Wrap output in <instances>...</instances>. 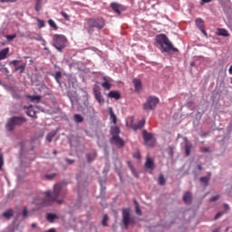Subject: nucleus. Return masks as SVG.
<instances>
[{"mask_svg": "<svg viewBox=\"0 0 232 232\" xmlns=\"http://www.w3.org/2000/svg\"><path fill=\"white\" fill-rule=\"evenodd\" d=\"M64 185L62 183H57L53 187V191H46L44 192V198L36 204H43L44 206H50L53 204V202H57V204H63V199H57L61 197V192L63 191V188Z\"/></svg>", "mask_w": 232, "mask_h": 232, "instance_id": "nucleus-1", "label": "nucleus"}, {"mask_svg": "<svg viewBox=\"0 0 232 232\" xmlns=\"http://www.w3.org/2000/svg\"><path fill=\"white\" fill-rule=\"evenodd\" d=\"M156 43L160 46L161 52L164 53H170L171 52H179V49L173 46L168 35L164 34L156 36Z\"/></svg>", "mask_w": 232, "mask_h": 232, "instance_id": "nucleus-2", "label": "nucleus"}, {"mask_svg": "<svg viewBox=\"0 0 232 232\" xmlns=\"http://www.w3.org/2000/svg\"><path fill=\"white\" fill-rule=\"evenodd\" d=\"M104 26H106V20H104V18L102 17L89 18L87 19L85 29L90 35H93V33L95 32V28H97L98 30H102Z\"/></svg>", "mask_w": 232, "mask_h": 232, "instance_id": "nucleus-3", "label": "nucleus"}, {"mask_svg": "<svg viewBox=\"0 0 232 232\" xmlns=\"http://www.w3.org/2000/svg\"><path fill=\"white\" fill-rule=\"evenodd\" d=\"M66 43H68V38L64 34H54L53 36V46L58 52H63V48H66Z\"/></svg>", "mask_w": 232, "mask_h": 232, "instance_id": "nucleus-4", "label": "nucleus"}, {"mask_svg": "<svg viewBox=\"0 0 232 232\" xmlns=\"http://www.w3.org/2000/svg\"><path fill=\"white\" fill-rule=\"evenodd\" d=\"M160 102V100L156 96H149L146 102L143 103L144 111H153L157 108V104Z\"/></svg>", "mask_w": 232, "mask_h": 232, "instance_id": "nucleus-5", "label": "nucleus"}, {"mask_svg": "<svg viewBox=\"0 0 232 232\" xmlns=\"http://www.w3.org/2000/svg\"><path fill=\"white\" fill-rule=\"evenodd\" d=\"M26 122V119L23 117H13L9 120L6 124L7 131H14L15 126H21V124H24Z\"/></svg>", "mask_w": 232, "mask_h": 232, "instance_id": "nucleus-6", "label": "nucleus"}, {"mask_svg": "<svg viewBox=\"0 0 232 232\" xmlns=\"http://www.w3.org/2000/svg\"><path fill=\"white\" fill-rule=\"evenodd\" d=\"M122 223L125 229H129L130 224H134L133 219H131V214L130 213L129 208L122 209Z\"/></svg>", "mask_w": 232, "mask_h": 232, "instance_id": "nucleus-7", "label": "nucleus"}, {"mask_svg": "<svg viewBox=\"0 0 232 232\" xmlns=\"http://www.w3.org/2000/svg\"><path fill=\"white\" fill-rule=\"evenodd\" d=\"M143 140L146 146H149L150 148H153V146H155V142H157V140H155L153 134L146 130H143Z\"/></svg>", "mask_w": 232, "mask_h": 232, "instance_id": "nucleus-8", "label": "nucleus"}, {"mask_svg": "<svg viewBox=\"0 0 232 232\" xmlns=\"http://www.w3.org/2000/svg\"><path fill=\"white\" fill-rule=\"evenodd\" d=\"M10 64L14 66V72H18V73H24V70H26V63H23L21 60H14L10 62Z\"/></svg>", "mask_w": 232, "mask_h": 232, "instance_id": "nucleus-9", "label": "nucleus"}, {"mask_svg": "<svg viewBox=\"0 0 232 232\" xmlns=\"http://www.w3.org/2000/svg\"><path fill=\"white\" fill-rule=\"evenodd\" d=\"M130 124L127 122V124L130 126V128L133 129L134 131H137V130H142L144 128V125L146 124V121L142 120L138 122V124H133V117L130 118Z\"/></svg>", "mask_w": 232, "mask_h": 232, "instance_id": "nucleus-10", "label": "nucleus"}, {"mask_svg": "<svg viewBox=\"0 0 232 232\" xmlns=\"http://www.w3.org/2000/svg\"><path fill=\"white\" fill-rule=\"evenodd\" d=\"M111 8L118 15H121V13L126 12V6L117 4V3H112L111 4Z\"/></svg>", "mask_w": 232, "mask_h": 232, "instance_id": "nucleus-11", "label": "nucleus"}, {"mask_svg": "<svg viewBox=\"0 0 232 232\" xmlns=\"http://www.w3.org/2000/svg\"><path fill=\"white\" fill-rule=\"evenodd\" d=\"M145 168L146 169H150V171L155 169V161H153V159H151L150 156H147L146 158Z\"/></svg>", "mask_w": 232, "mask_h": 232, "instance_id": "nucleus-12", "label": "nucleus"}, {"mask_svg": "<svg viewBox=\"0 0 232 232\" xmlns=\"http://www.w3.org/2000/svg\"><path fill=\"white\" fill-rule=\"evenodd\" d=\"M111 142L113 144H115L116 146H118V148H122V146H124V140L121 139L119 136H114L111 138Z\"/></svg>", "mask_w": 232, "mask_h": 232, "instance_id": "nucleus-13", "label": "nucleus"}, {"mask_svg": "<svg viewBox=\"0 0 232 232\" xmlns=\"http://www.w3.org/2000/svg\"><path fill=\"white\" fill-rule=\"evenodd\" d=\"M196 25L200 30V32H202V34H204L205 35H208V34H206V30H204V20L203 19H200V18L196 19Z\"/></svg>", "mask_w": 232, "mask_h": 232, "instance_id": "nucleus-14", "label": "nucleus"}, {"mask_svg": "<svg viewBox=\"0 0 232 232\" xmlns=\"http://www.w3.org/2000/svg\"><path fill=\"white\" fill-rule=\"evenodd\" d=\"M107 97H110V99H115L116 101H119L121 99V92L119 91H111Z\"/></svg>", "mask_w": 232, "mask_h": 232, "instance_id": "nucleus-15", "label": "nucleus"}, {"mask_svg": "<svg viewBox=\"0 0 232 232\" xmlns=\"http://www.w3.org/2000/svg\"><path fill=\"white\" fill-rule=\"evenodd\" d=\"M94 96L99 104H104V97L101 92L94 90Z\"/></svg>", "mask_w": 232, "mask_h": 232, "instance_id": "nucleus-16", "label": "nucleus"}, {"mask_svg": "<svg viewBox=\"0 0 232 232\" xmlns=\"http://www.w3.org/2000/svg\"><path fill=\"white\" fill-rule=\"evenodd\" d=\"M8 53H10V48L8 47L0 51V61H5V59H7Z\"/></svg>", "mask_w": 232, "mask_h": 232, "instance_id": "nucleus-17", "label": "nucleus"}, {"mask_svg": "<svg viewBox=\"0 0 232 232\" xmlns=\"http://www.w3.org/2000/svg\"><path fill=\"white\" fill-rule=\"evenodd\" d=\"M133 84H134L135 92H140V90H142V82H140V80L134 79Z\"/></svg>", "mask_w": 232, "mask_h": 232, "instance_id": "nucleus-18", "label": "nucleus"}, {"mask_svg": "<svg viewBox=\"0 0 232 232\" xmlns=\"http://www.w3.org/2000/svg\"><path fill=\"white\" fill-rule=\"evenodd\" d=\"M192 148H193V145H191V143H189L188 141L185 143V153L187 157H189V155H191Z\"/></svg>", "mask_w": 232, "mask_h": 232, "instance_id": "nucleus-19", "label": "nucleus"}, {"mask_svg": "<svg viewBox=\"0 0 232 232\" xmlns=\"http://www.w3.org/2000/svg\"><path fill=\"white\" fill-rule=\"evenodd\" d=\"M183 202L185 204H191V192L187 191L183 196Z\"/></svg>", "mask_w": 232, "mask_h": 232, "instance_id": "nucleus-20", "label": "nucleus"}, {"mask_svg": "<svg viewBox=\"0 0 232 232\" xmlns=\"http://www.w3.org/2000/svg\"><path fill=\"white\" fill-rule=\"evenodd\" d=\"M218 35H221L222 37H229V32L224 28L218 29Z\"/></svg>", "mask_w": 232, "mask_h": 232, "instance_id": "nucleus-21", "label": "nucleus"}, {"mask_svg": "<svg viewBox=\"0 0 232 232\" xmlns=\"http://www.w3.org/2000/svg\"><path fill=\"white\" fill-rule=\"evenodd\" d=\"M103 81L104 82L102 83V86L104 88V90H111V83H110L106 76L103 77Z\"/></svg>", "mask_w": 232, "mask_h": 232, "instance_id": "nucleus-22", "label": "nucleus"}, {"mask_svg": "<svg viewBox=\"0 0 232 232\" xmlns=\"http://www.w3.org/2000/svg\"><path fill=\"white\" fill-rule=\"evenodd\" d=\"M119 133H121L119 127L116 126L111 129V135H112V137H119Z\"/></svg>", "mask_w": 232, "mask_h": 232, "instance_id": "nucleus-23", "label": "nucleus"}, {"mask_svg": "<svg viewBox=\"0 0 232 232\" xmlns=\"http://www.w3.org/2000/svg\"><path fill=\"white\" fill-rule=\"evenodd\" d=\"M3 217H5V218H12V217H14V210L13 209H8L5 212L3 213Z\"/></svg>", "mask_w": 232, "mask_h": 232, "instance_id": "nucleus-24", "label": "nucleus"}, {"mask_svg": "<svg viewBox=\"0 0 232 232\" xmlns=\"http://www.w3.org/2000/svg\"><path fill=\"white\" fill-rule=\"evenodd\" d=\"M110 117L113 124H117V116L115 115V112H113V109L111 108L110 109Z\"/></svg>", "mask_w": 232, "mask_h": 232, "instance_id": "nucleus-25", "label": "nucleus"}, {"mask_svg": "<svg viewBox=\"0 0 232 232\" xmlns=\"http://www.w3.org/2000/svg\"><path fill=\"white\" fill-rule=\"evenodd\" d=\"M26 115H28V117H35V111H34L32 106L27 108Z\"/></svg>", "mask_w": 232, "mask_h": 232, "instance_id": "nucleus-26", "label": "nucleus"}, {"mask_svg": "<svg viewBox=\"0 0 232 232\" xmlns=\"http://www.w3.org/2000/svg\"><path fill=\"white\" fill-rule=\"evenodd\" d=\"M28 99L32 101V102H39L41 101V96L39 95H34V96H28Z\"/></svg>", "mask_w": 232, "mask_h": 232, "instance_id": "nucleus-27", "label": "nucleus"}, {"mask_svg": "<svg viewBox=\"0 0 232 232\" xmlns=\"http://www.w3.org/2000/svg\"><path fill=\"white\" fill-rule=\"evenodd\" d=\"M73 119H74V121H76V122H83L84 121V118H82V116H81V114H74Z\"/></svg>", "mask_w": 232, "mask_h": 232, "instance_id": "nucleus-28", "label": "nucleus"}, {"mask_svg": "<svg viewBox=\"0 0 232 232\" xmlns=\"http://www.w3.org/2000/svg\"><path fill=\"white\" fill-rule=\"evenodd\" d=\"M108 220H110V218L108 217L107 214H105L102 218V224L104 226V227H108Z\"/></svg>", "mask_w": 232, "mask_h": 232, "instance_id": "nucleus-29", "label": "nucleus"}, {"mask_svg": "<svg viewBox=\"0 0 232 232\" xmlns=\"http://www.w3.org/2000/svg\"><path fill=\"white\" fill-rule=\"evenodd\" d=\"M53 137H55V132H50L46 136V141L47 142H52L53 140Z\"/></svg>", "mask_w": 232, "mask_h": 232, "instance_id": "nucleus-30", "label": "nucleus"}, {"mask_svg": "<svg viewBox=\"0 0 232 232\" xmlns=\"http://www.w3.org/2000/svg\"><path fill=\"white\" fill-rule=\"evenodd\" d=\"M200 182H202L205 186L209 184V177H201L199 179Z\"/></svg>", "mask_w": 232, "mask_h": 232, "instance_id": "nucleus-31", "label": "nucleus"}, {"mask_svg": "<svg viewBox=\"0 0 232 232\" xmlns=\"http://www.w3.org/2000/svg\"><path fill=\"white\" fill-rule=\"evenodd\" d=\"M95 157H97V153H94L92 156V154H87L86 159L88 162H92V160H95Z\"/></svg>", "mask_w": 232, "mask_h": 232, "instance_id": "nucleus-32", "label": "nucleus"}, {"mask_svg": "<svg viewBox=\"0 0 232 232\" xmlns=\"http://www.w3.org/2000/svg\"><path fill=\"white\" fill-rule=\"evenodd\" d=\"M159 184L160 186H165L166 185V179H164V175H160L159 177Z\"/></svg>", "mask_w": 232, "mask_h": 232, "instance_id": "nucleus-33", "label": "nucleus"}, {"mask_svg": "<svg viewBox=\"0 0 232 232\" xmlns=\"http://www.w3.org/2000/svg\"><path fill=\"white\" fill-rule=\"evenodd\" d=\"M55 218H57V215H55V214H47V220L49 222H53V220H55Z\"/></svg>", "mask_w": 232, "mask_h": 232, "instance_id": "nucleus-34", "label": "nucleus"}, {"mask_svg": "<svg viewBox=\"0 0 232 232\" xmlns=\"http://www.w3.org/2000/svg\"><path fill=\"white\" fill-rule=\"evenodd\" d=\"M48 24L51 26V28H54L55 30H57V24H55V22L53 20L50 19L48 21Z\"/></svg>", "mask_w": 232, "mask_h": 232, "instance_id": "nucleus-35", "label": "nucleus"}, {"mask_svg": "<svg viewBox=\"0 0 232 232\" xmlns=\"http://www.w3.org/2000/svg\"><path fill=\"white\" fill-rule=\"evenodd\" d=\"M15 37H17V34H7L6 36H5V39L7 40V41H14V39H15Z\"/></svg>", "mask_w": 232, "mask_h": 232, "instance_id": "nucleus-36", "label": "nucleus"}, {"mask_svg": "<svg viewBox=\"0 0 232 232\" xmlns=\"http://www.w3.org/2000/svg\"><path fill=\"white\" fill-rule=\"evenodd\" d=\"M62 76H63V73L60 71L55 72L54 78L56 82H59V79H61Z\"/></svg>", "mask_w": 232, "mask_h": 232, "instance_id": "nucleus-37", "label": "nucleus"}, {"mask_svg": "<svg viewBox=\"0 0 232 232\" xmlns=\"http://www.w3.org/2000/svg\"><path fill=\"white\" fill-rule=\"evenodd\" d=\"M134 204L136 206V213L137 215H142V211L140 210V207H139V203H137L136 201H134Z\"/></svg>", "mask_w": 232, "mask_h": 232, "instance_id": "nucleus-38", "label": "nucleus"}, {"mask_svg": "<svg viewBox=\"0 0 232 232\" xmlns=\"http://www.w3.org/2000/svg\"><path fill=\"white\" fill-rule=\"evenodd\" d=\"M37 23H38L39 28H44V21H43L41 19H37Z\"/></svg>", "mask_w": 232, "mask_h": 232, "instance_id": "nucleus-39", "label": "nucleus"}, {"mask_svg": "<svg viewBox=\"0 0 232 232\" xmlns=\"http://www.w3.org/2000/svg\"><path fill=\"white\" fill-rule=\"evenodd\" d=\"M34 9L36 12H41V2H36Z\"/></svg>", "mask_w": 232, "mask_h": 232, "instance_id": "nucleus-40", "label": "nucleus"}, {"mask_svg": "<svg viewBox=\"0 0 232 232\" xmlns=\"http://www.w3.org/2000/svg\"><path fill=\"white\" fill-rule=\"evenodd\" d=\"M5 164V158H3V154L0 155V169H2Z\"/></svg>", "mask_w": 232, "mask_h": 232, "instance_id": "nucleus-41", "label": "nucleus"}, {"mask_svg": "<svg viewBox=\"0 0 232 232\" xmlns=\"http://www.w3.org/2000/svg\"><path fill=\"white\" fill-rule=\"evenodd\" d=\"M45 179H47L48 180H52L53 179H55V174H47L45 176Z\"/></svg>", "mask_w": 232, "mask_h": 232, "instance_id": "nucleus-42", "label": "nucleus"}, {"mask_svg": "<svg viewBox=\"0 0 232 232\" xmlns=\"http://www.w3.org/2000/svg\"><path fill=\"white\" fill-rule=\"evenodd\" d=\"M134 159H137L138 160H140V152L137 151L133 154Z\"/></svg>", "mask_w": 232, "mask_h": 232, "instance_id": "nucleus-43", "label": "nucleus"}, {"mask_svg": "<svg viewBox=\"0 0 232 232\" xmlns=\"http://www.w3.org/2000/svg\"><path fill=\"white\" fill-rule=\"evenodd\" d=\"M24 218H26L28 217V208H24L22 213Z\"/></svg>", "mask_w": 232, "mask_h": 232, "instance_id": "nucleus-44", "label": "nucleus"}, {"mask_svg": "<svg viewBox=\"0 0 232 232\" xmlns=\"http://www.w3.org/2000/svg\"><path fill=\"white\" fill-rule=\"evenodd\" d=\"M218 198H220L219 195L214 196L210 198V202H217V200H218Z\"/></svg>", "mask_w": 232, "mask_h": 232, "instance_id": "nucleus-45", "label": "nucleus"}, {"mask_svg": "<svg viewBox=\"0 0 232 232\" xmlns=\"http://www.w3.org/2000/svg\"><path fill=\"white\" fill-rule=\"evenodd\" d=\"M61 15H63V18H64L66 21H68L69 16H68V14H66V12L62 11V12H61Z\"/></svg>", "mask_w": 232, "mask_h": 232, "instance_id": "nucleus-46", "label": "nucleus"}, {"mask_svg": "<svg viewBox=\"0 0 232 232\" xmlns=\"http://www.w3.org/2000/svg\"><path fill=\"white\" fill-rule=\"evenodd\" d=\"M222 215H224V212H218V213L215 216V220H218V218H220V217H222Z\"/></svg>", "mask_w": 232, "mask_h": 232, "instance_id": "nucleus-47", "label": "nucleus"}, {"mask_svg": "<svg viewBox=\"0 0 232 232\" xmlns=\"http://www.w3.org/2000/svg\"><path fill=\"white\" fill-rule=\"evenodd\" d=\"M0 72H3L4 73H9L8 68L6 67L0 68Z\"/></svg>", "mask_w": 232, "mask_h": 232, "instance_id": "nucleus-48", "label": "nucleus"}, {"mask_svg": "<svg viewBox=\"0 0 232 232\" xmlns=\"http://www.w3.org/2000/svg\"><path fill=\"white\" fill-rule=\"evenodd\" d=\"M201 151H203V153H208V152H209V148L203 147L201 149Z\"/></svg>", "mask_w": 232, "mask_h": 232, "instance_id": "nucleus-49", "label": "nucleus"}, {"mask_svg": "<svg viewBox=\"0 0 232 232\" xmlns=\"http://www.w3.org/2000/svg\"><path fill=\"white\" fill-rule=\"evenodd\" d=\"M65 160H66L67 164H73V162H75V160H70V159H66Z\"/></svg>", "mask_w": 232, "mask_h": 232, "instance_id": "nucleus-50", "label": "nucleus"}, {"mask_svg": "<svg viewBox=\"0 0 232 232\" xmlns=\"http://www.w3.org/2000/svg\"><path fill=\"white\" fill-rule=\"evenodd\" d=\"M206 3H211V0H201L200 5H206Z\"/></svg>", "mask_w": 232, "mask_h": 232, "instance_id": "nucleus-51", "label": "nucleus"}, {"mask_svg": "<svg viewBox=\"0 0 232 232\" xmlns=\"http://www.w3.org/2000/svg\"><path fill=\"white\" fill-rule=\"evenodd\" d=\"M224 209H225L226 211H229V205L224 204Z\"/></svg>", "mask_w": 232, "mask_h": 232, "instance_id": "nucleus-52", "label": "nucleus"}, {"mask_svg": "<svg viewBox=\"0 0 232 232\" xmlns=\"http://www.w3.org/2000/svg\"><path fill=\"white\" fill-rule=\"evenodd\" d=\"M44 52H47V53H52V51H50V49H48V47H44Z\"/></svg>", "mask_w": 232, "mask_h": 232, "instance_id": "nucleus-53", "label": "nucleus"}, {"mask_svg": "<svg viewBox=\"0 0 232 232\" xmlns=\"http://www.w3.org/2000/svg\"><path fill=\"white\" fill-rule=\"evenodd\" d=\"M5 3H15V0H5Z\"/></svg>", "mask_w": 232, "mask_h": 232, "instance_id": "nucleus-54", "label": "nucleus"}, {"mask_svg": "<svg viewBox=\"0 0 232 232\" xmlns=\"http://www.w3.org/2000/svg\"><path fill=\"white\" fill-rule=\"evenodd\" d=\"M198 169L199 171H202V165H198Z\"/></svg>", "mask_w": 232, "mask_h": 232, "instance_id": "nucleus-55", "label": "nucleus"}, {"mask_svg": "<svg viewBox=\"0 0 232 232\" xmlns=\"http://www.w3.org/2000/svg\"><path fill=\"white\" fill-rule=\"evenodd\" d=\"M230 75H232V65L229 67V70H228Z\"/></svg>", "mask_w": 232, "mask_h": 232, "instance_id": "nucleus-56", "label": "nucleus"}, {"mask_svg": "<svg viewBox=\"0 0 232 232\" xmlns=\"http://www.w3.org/2000/svg\"><path fill=\"white\" fill-rule=\"evenodd\" d=\"M31 227H37V225H36L35 223H33V224L31 225Z\"/></svg>", "mask_w": 232, "mask_h": 232, "instance_id": "nucleus-57", "label": "nucleus"}, {"mask_svg": "<svg viewBox=\"0 0 232 232\" xmlns=\"http://www.w3.org/2000/svg\"><path fill=\"white\" fill-rule=\"evenodd\" d=\"M190 66H195V62H192V63H190Z\"/></svg>", "mask_w": 232, "mask_h": 232, "instance_id": "nucleus-58", "label": "nucleus"}, {"mask_svg": "<svg viewBox=\"0 0 232 232\" xmlns=\"http://www.w3.org/2000/svg\"><path fill=\"white\" fill-rule=\"evenodd\" d=\"M36 3H43V0H36Z\"/></svg>", "mask_w": 232, "mask_h": 232, "instance_id": "nucleus-59", "label": "nucleus"}, {"mask_svg": "<svg viewBox=\"0 0 232 232\" xmlns=\"http://www.w3.org/2000/svg\"><path fill=\"white\" fill-rule=\"evenodd\" d=\"M53 155H56L57 154V150H53Z\"/></svg>", "mask_w": 232, "mask_h": 232, "instance_id": "nucleus-60", "label": "nucleus"}, {"mask_svg": "<svg viewBox=\"0 0 232 232\" xmlns=\"http://www.w3.org/2000/svg\"><path fill=\"white\" fill-rule=\"evenodd\" d=\"M0 3H5V0H0Z\"/></svg>", "mask_w": 232, "mask_h": 232, "instance_id": "nucleus-61", "label": "nucleus"}, {"mask_svg": "<svg viewBox=\"0 0 232 232\" xmlns=\"http://www.w3.org/2000/svg\"><path fill=\"white\" fill-rule=\"evenodd\" d=\"M213 232H217V231H213Z\"/></svg>", "mask_w": 232, "mask_h": 232, "instance_id": "nucleus-62", "label": "nucleus"}]
</instances>
